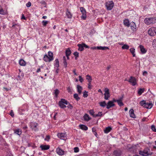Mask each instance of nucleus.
Segmentation results:
<instances>
[{"instance_id": "cd10ccee", "label": "nucleus", "mask_w": 156, "mask_h": 156, "mask_svg": "<svg viewBox=\"0 0 156 156\" xmlns=\"http://www.w3.org/2000/svg\"><path fill=\"white\" fill-rule=\"evenodd\" d=\"M100 105L102 107H105L106 105L105 101H104L99 103Z\"/></svg>"}, {"instance_id": "c03bdc74", "label": "nucleus", "mask_w": 156, "mask_h": 156, "mask_svg": "<svg viewBox=\"0 0 156 156\" xmlns=\"http://www.w3.org/2000/svg\"><path fill=\"white\" fill-rule=\"evenodd\" d=\"M151 129L154 132H156V129L155 128L154 125H152L151 126Z\"/></svg>"}, {"instance_id": "a211bd4d", "label": "nucleus", "mask_w": 156, "mask_h": 156, "mask_svg": "<svg viewBox=\"0 0 156 156\" xmlns=\"http://www.w3.org/2000/svg\"><path fill=\"white\" fill-rule=\"evenodd\" d=\"M139 47L140 48V51L142 53L144 54L146 52L147 50L145 49L143 46L140 45Z\"/></svg>"}, {"instance_id": "f257e3e1", "label": "nucleus", "mask_w": 156, "mask_h": 156, "mask_svg": "<svg viewBox=\"0 0 156 156\" xmlns=\"http://www.w3.org/2000/svg\"><path fill=\"white\" fill-rule=\"evenodd\" d=\"M48 56L47 55H44L43 59L46 62H50L53 59V54L50 51H48Z\"/></svg>"}, {"instance_id": "2f4dec72", "label": "nucleus", "mask_w": 156, "mask_h": 156, "mask_svg": "<svg viewBox=\"0 0 156 156\" xmlns=\"http://www.w3.org/2000/svg\"><path fill=\"white\" fill-rule=\"evenodd\" d=\"M71 54V51L69 48H68L66 50V55L69 56V55H70Z\"/></svg>"}, {"instance_id": "6e6552de", "label": "nucleus", "mask_w": 156, "mask_h": 156, "mask_svg": "<svg viewBox=\"0 0 156 156\" xmlns=\"http://www.w3.org/2000/svg\"><path fill=\"white\" fill-rule=\"evenodd\" d=\"M105 93L104 94L105 99V100H108V98L110 97V93L109 92V89L108 88H105Z\"/></svg>"}, {"instance_id": "7ed1b4c3", "label": "nucleus", "mask_w": 156, "mask_h": 156, "mask_svg": "<svg viewBox=\"0 0 156 156\" xmlns=\"http://www.w3.org/2000/svg\"><path fill=\"white\" fill-rule=\"evenodd\" d=\"M139 154L141 155L144 156H147L151 155L152 153L150 152V150L148 148H146L143 151H139Z\"/></svg>"}, {"instance_id": "49530a36", "label": "nucleus", "mask_w": 156, "mask_h": 156, "mask_svg": "<svg viewBox=\"0 0 156 156\" xmlns=\"http://www.w3.org/2000/svg\"><path fill=\"white\" fill-rule=\"evenodd\" d=\"M89 83L88 84V88L90 89L91 88V80H89L88 81Z\"/></svg>"}, {"instance_id": "7c9ffc66", "label": "nucleus", "mask_w": 156, "mask_h": 156, "mask_svg": "<svg viewBox=\"0 0 156 156\" xmlns=\"http://www.w3.org/2000/svg\"><path fill=\"white\" fill-rule=\"evenodd\" d=\"M55 65L56 67L58 68L59 66V61L58 59H56L55 60Z\"/></svg>"}, {"instance_id": "dca6fc26", "label": "nucleus", "mask_w": 156, "mask_h": 156, "mask_svg": "<svg viewBox=\"0 0 156 156\" xmlns=\"http://www.w3.org/2000/svg\"><path fill=\"white\" fill-rule=\"evenodd\" d=\"M84 120L86 121H88L91 119V118L90 117L89 115L87 114H85L83 117Z\"/></svg>"}, {"instance_id": "5fc2aeb1", "label": "nucleus", "mask_w": 156, "mask_h": 156, "mask_svg": "<svg viewBox=\"0 0 156 156\" xmlns=\"http://www.w3.org/2000/svg\"><path fill=\"white\" fill-rule=\"evenodd\" d=\"M67 107L68 108H70V109H72L73 108V106H72V105L70 104H69L67 106Z\"/></svg>"}, {"instance_id": "ea45409f", "label": "nucleus", "mask_w": 156, "mask_h": 156, "mask_svg": "<svg viewBox=\"0 0 156 156\" xmlns=\"http://www.w3.org/2000/svg\"><path fill=\"white\" fill-rule=\"evenodd\" d=\"M61 101H62V103L66 105H67L68 102L65 99H62L61 100Z\"/></svg>"}, {"instance_id": "423d86ee", "label": "nucleus", "mask_w": 156, "mask_h": 156, "mask_svg": "<svg viewBox=\"0 0 156 156\" xmlns=\"http://www.w3.org/2000/svg\"><path fill=\"white\" fill-rule=\"evenodd\" d=\"M132 85L133 86H135L136 84V79L135 77L132 76L130 77L129 80H128Z\"/></svg>"}, {"instance_id": "a878e982", "label": "nucleus", "mask_w": 156, "mask_h": 156, "mask_svg": "<svg viewBox=\"0 0 156 156\" xmlns=\"http://www.w3.org/2000/svg\"><path fill=\"white\" fill-rule=\"evenodd\" d=\"M78 46L79 47V49L78 50L80 51H83V47L82 45V44H78Z\"/></svg>"}, {"instance_id": "f3484780", "label": "nucleus", "mask_w": 156, "mask_h": 156, "mask_svg": "<svg viewBox=\"0 0 156 156\" xmlns=\"http://www.w3.org/2000/svg\"><path fill=\"white\" fill-rule=\"evenodd\" d=\"M130 116L133 118H135L136 116L134 113V110L133 109H130L129 111Z\"/></svg>"}, {"instance_id": "2eb2a0df", "label": "nucleus", "mask_w": 156, "mask_h": 156, "mask_svg": "<svg viewBox=\"0 0 156 156\" xmlns=\"http://www.w3.org/2000/svg\"><path fill=\"white\" fill-rule=\"evenodd\" d=\"M57 153L60 155H62L64 154V151L58 148L56 150Z\"/></svg>"}, {"instance_id": "5701e85b", "label": "nucleus", "mask_w": 156, "mask_h": 156, "mask_svg": "<svg viewBox=\"0 0 156 156\" xmlns=\"http://www.w3.org/2000/svg\"><path fill=\"white\" fill-rule=\"evenodd\" d=\"M77 91L78 92L79 94H80L82 92V88L81 86H80L79 85H78L77 86Z\"/></svg>"}, {"instance_id": "c9c22d12", "label": "nucleus", "mask_w": 156, "mask_h": 156, "mask_svg": "<svg viewBox=\"0 0 156 156\" xmlns=\"http://www.w3.org/2000/svg\"><path fill=\"white\" fill-rule=\"evenodd\" d=\"M59 93V91L58 89H56L55 90V92H54V93L55 94V95L56 97H57V95Z\"/></svg>"}, {"instance_id": "09e8293b", "label": "nucleus", "mask_w": 156, "mask_h": 156, "mask_svg": "<svg viewBox=\"0 0 156 156\" xmlns=\"http://www.w3.org/2000/svg\"><path fill=\"white\" fill-rule=\"evenodd\" d=\"M63 63L64 64V67L65 68L68 67V66H67V62L66 61H63Z\"/></svg>"}, {"instance_id": "ddd939ff", "label": "nucleus", "mask_w": 156, "mask_h": 156, "mask_svg": "<svg viewBox=\"0 0 156 156\" xmlns=\"http://www.w3.org/2000/svg\"><path fill=\"white\" fill-rule=\"evenodd\" d=\"M40 147L41 148L42 150H47L48 149L50 148V146L48 145H41Z\"/></svg>"}, {"instance_id": "f8f14e48", "label": "nucleus", "mask_w": 156, "mask_h": 156, "mask_svg": "<svg viewBox=\"0 0 156 156\" xmlns=\"http://www.w3.org/2000/svg\"><path fill=\"white\" fill-rule=\"evenodd\" d=\"M131 28L133 31H135L136 30V26L135 23L132 22L131 23Z\"/></svg>"}, {"instance_id": "9d476101", "label": "nucleus", "mask_w": 156, "mask_h": 156, "mask_svg": "<svg viewBox=\"0 0 156 156\" xmlns=\"http://www.w3.org/2000/svg\"><path fill=\"white\" fill-rule=\"evenodd\" d=\"M113 154L115 156H120L122 154V152L119 150H116L113 152Z\"/></svg>"}, {"instance_id": "a19ab883", "label": "nucleus", "mask_w": 156, "mask_h": 156, "mask_svg": "<svg viewBox=\"0 0 156 156\" xmlns=\"http://www.w3.org/2000/svg\"><path fill=\"white\" fill-rule=\"evenodd\" d=\"M88 92L85 91L84 92H83V96L84 98H86L88 96L87 94Z\"/></svg>"}, {"instance_id": "20e7f679", "label": "nucleus", "mask_w": 156, "mask_h": 156, "mask_svg": "<svg viewBox=\"0 0 156 156\" xmlns=\"http://www.w3.org/2000/svg\"><path fill=\"white\" fill-rule=\"evenodd\" d=\"M105 4L107 9L108 10H111L114 5V3L112 1L107 2Z\"/></svg>"}, {"instance_id": "bf43d9fd", "label": "nucleus", "mask_w": 156, "mask_h": 156, "mask_svg": "<svg viewBox=\"0 0 156 156\" xmlns=\"http://www.w3.org/2000/svg\"><path fill=\"white\" fill-rule=\"evenodd\" d=\"M123 96H122V97H120V98H119V99L118 100H119L120 101H122L123 99Z\"/></svg>"}, {"instance_id": "338daca9", "label": "nucleus", "mask_w": 156, "mask_h": 156, "mask_svg": "<svg viewBox=\"0 0 156 156\" xmlns=\"http://www.w3.org/2000/svg\"><path fill=\"white\" fill-rule=\"evenodd\" d=\"M93 116L94 117H98V114H94V115Z\"/></svg>"}, {"instance_id": "58836bf2", "label": "nucleus", "mask_w": 156, "mask_h": 156, "mask_svg": "<svg viewBox=\"0 0 156 156\" xmlns=\"http://www.w3.org/2000/svg\"><path fill=\"white\" fill-rule=\"evenodd\" d=\"M48 22L47 21L43 20L42 22V23L44 26H45L48 23Z\"/></svg>"}, {"instance_id": "bb28decb", "label": "nucleus", "mask_w": 156, "mask_h": 156, "mask_svg": "<svg viewBox=\"0 0 156 156\" xmlns=\"http://www.w3.org/2000/svg\"><path fill=\"white\" fill-rule=\"evenodd\" d=\"M130 51L131 53L132 54L133 57L135 56V54L134 53L135 52V49L133 48H131L130 49Z\"/></svg>"}, {"instance_id": "052dcab7", "label": "nucleus", "mask_w": 156, "mask_h": 156, "mask_svg": "<svg viewBox=\"0 0 156 156\" xmlns=\"http://www.w3.org/2000/svg\"><path fill=\"white\" fill-rule=\"evenodd\" d=\"M98 116H101L102 115V112H98Z\"/></svg>"}, {"instance_id": "4c0bfd02", "label": "nucleus", "mask_w": 156, "mask_h": 156, "mask_svg": "<svg viewBox=\"0 0 156 156\" xmlns=\"http://www.w3.org/2000/svg\"><path fill=\"white\" fill-rule=\"evenodd\" d=\"M15 133L18 135H20L21 134V131H20V129H18L16 130L15 131Z\"/></svg>"}, {"instance_id": "69168bd1", "label": "nucleus", "mask_w": 156, "mask_h": 156, "mask_svg": "<svg viewBox=\"0 0 156 156\" xmlns=\"http://www.w3.org/2000/svg\"><path fill=\"white\" fill-rule=\"evenodd\" d=\"M92 131L93 132H95L96 131V130H95V128H93L92 129Z\"/></svg>"}, {"instance_id": "aec40b11", "label": "nucleus", "mask_w": 156, "mask_h": 156, "mask_svg": "<svg viewBox=\"0 0 156 156\" xmlns=\"http://www.w3.org/2000/svg\"><path fill=\"white\" fill-rule=\"evenodd\" d=\"M123 23L125 26L128 27H129L130 25L129 20L128 19L124 20L123 21Z\"/></svg>"}, {"instance_id": "a18cd8bd", "label": "nucleus", "mask_w": 156, "mask_h": 156, "mask_svg": "<svg viewBox=\"0 0 156 156\" xmlns=\"http://www.w3.org/2000/svg\"><path fill=\"white\" fill-rule=\"evenodd\" d=\"M74 152L76 153L78 152L79 151V149L77 147H76L74 148Z\"/></svg>"}, {"instance_id": "de8ad7c7", "label": "nucleus", "mask_w": 156, "mask_h": 156, "mask_svg": "<svg viewBox=\"0 0 156 156\" xmlns=\"http://www.w3.org/2000/svg\"><path fill=\"white\" fill-rule=\"evenodd\" d=\"M94 112L93 110H90L89 111V113L90 114L93 116L94 114Z\"/></svg>"}, {"instance_id": "6ab92c4d", "label": "nucleus", "mask_w": 156, "mask_h": 156, "mask_svg": "<svg viewBox=\"0 0 156 156\" xmlns=\"http://www.w3.org/2000/svg\"><path fill=\"white\" fill-rule=\"evenodd\" d=\"M95 49H100L102 50H105L106 49H109V48L108 47H102V46H98L97 47H95Z\"/></svg>"}, {"instance_id": "6e6d98bb", "label": "nucleus", "mask_w": 156, "mask_h": 156, "mask_svg": "<svg viewBox=\"0 0 156 156\" xmlns=\"http://www.w3.org/2000/svg\"><path fill=\"white\" fill-rule=\"evenodd\" d=\"M82 44L83 47V48L85 47L86 48H88L89 47L87 45H86L84 43H82Z\"/></svg>"}, {"instance_id": "4468645a", "label": "nucleus", "mask_w": 156, "mask_h": 156, "mask_svg": "<svg viewBox=\"0 0 156 156\" xmlns=\"http://www.w3.org/2000/svg\"><path fill=\"white\" fill-rule=\"evenodd\" d=\"M58 136L61 139L64 140L66 137V134L64 133H58L57 134Z\"/></svg>"}, {"instance_id": "9b49d317", "label": "nucleus", "mask_w": 156, "mask_h": 156, "mask_svg": "<svg viewBox=\"0 0 156 156\" xmlns=\"http://www.w3.org/2000/svg\"><path fill=\"white\" fill-rule=\"evenodd\" d=\"M153 105L151 102L146 103V104L144 105V107L150 109L152 107Z\"/></svg>"}, {"instance_id": "f03ea898", "label": "nucleus", "mask_w": 156, "mask_h": 156, "mask_svg": "<svg viewBox=\"0 0 156 156\" xmlns=\"http://www.w3.org/2000/svg\"><path fill=\"white\" fill-rule=\"evenodd\" d=\"M144 23L148 25L153 24L156 22V19L155 18H146L144 20Z\"/></svg>"}, {"instance_id": "79ce46f5", "label": "nucleus", "mask_w": 156, "mask_h": 156, "mask_svg": "<svg viewBox=\"0 0 156 156\" xmlns=\"http://www.w3.org/2000/svg\"><path fill=\"white\" fill-rule=\"evenodd\" d=\"M146 103L145 101L143 100L140 102V104L141 106L144 107V105L146 104Z\"/></svg>"}, {"instance_id": "603ef678", "label": "nucleus", "mask_w": 156, "mask_h": 156, "mask_svg": "<svg viewBox=\"0 0 156 156\" xmlns=\"http://www.w3.org/2000/svg\"><path fill=\"white\" fill-rule=\"evenodd\" d=\"M26 5L27 7H29L31 5V3L30 2H28L26 4Z\"/></svg>"}, {"instance_id": "b1692460", "label": "nucleus", "mask_w": 156, "mask_h": 156, "mask_svg": "<svg viewBox=\"0 0 156 156\" xmlns=\"http://www.w3.org/2000/svg\"><path fill=\"white\" fill-rule=\"evenodd\" d=\"M79 127L81 129L83 130H86L88 129V127L84 125H80Z\"/></svg>"}, {"instance_id": "e2e57ef3", "label": "nucleus", "mask_w": 156, "mask_h": 156, "mask_svg": "<svg viewBox=\"0 0 156 156\" xmlns=\"http://www.w3.org/2000/svg\"><path fill=\"white\" fill-rule=\"evenodd\" d=\"M21 19H24V20H26V18L24 16V15L23 14L22 15V17H21Z\"/></svg>"}, {"instance_id": "0eeeda50", "label": "nucleus", "mask_w": 156, "mask_h": 156, "mask_svg": "<svg viewBox=\"0 0 156 156\" xmlns=\"http://www.w3.org/2000/svg\"><path fill=\"white\" fill-rule=\"evenodd\" d=\"M80 10L82 14V15L81 16V18L83 20H85L86 18V10L83 7L80 8Z\"/></svg>"}, {"instance_id": "e433bc0d", "label": "nucleus", "mask_w": 156, "mask_h": 156, "mask_svg": "<svg viewBox=\"0 0 156 156\" xmlns=\"http://www.w3.org/2000/svg\"><path fill=\"white\" fill-rule=\"evenodd\" d=\"M153 46L154 49H156V39H154L153 42Z\"/></svg>"}, {"instance_id": "4d7b16f0", "label": "nucleus", "mask_w": 156, "mask_h": 156, "mask_svg": "<svg viewBox=\"0 0 156 156\" xmlns=\"http://www.w3.org/2000/svg\"><path fill=\"white\" fill-rule=\"evenodd\" d=\"M67 90L68 92L70 93L71 92V87H68L67 88Z\"/></svg>"}, {"instance_id": "393cba45", "label": "nucleus", "mask_w": 156, "mask_h": 156, "mask_svg": "<svg viewBox=\"0 0 156 156\" xmlns=\"http://www.w3.org/2000/svg\"><path fill=\"white\" fill-rule=\"evenodd\" d=\"M66 15L68 18L71 19L72 18V15L68 9L66 12Z\"/></svg>"}, {"instance_id": "0e129e2a", "label": "nucleus", "mask_w": 156, "mask_h": 156, "mask_svg": "<svg viewBox=\"0 0 156 156\" xmlns=\"http://www.w3.org/2000/svg\"><path fill=\"white\" fill-rule=\"evenodd\" d=\"M147 73L146 71H144L143 73V75H146V74H147Z\"/></svg>"}, {"instance_id": "473e14b6", "label": "nucleus", "mask_w": 156, "mask_h": 156, "mask_svg": "<svg viewBox=\"0 0 156 156\" xmlns=\"http://www.w3.org/2000/svg\"><path fill=\"white\" fill-rule=\"evenodd\" d=\"M122 48L123 49H128L129 48V46L126 44H125L123 46H122Z\"/></svg>"}, {"instance_id": "3c124183", "label": "nucleus", "mask_w": 156, "mask_h": 156, "mask_svg": "<svg viewBox=\"0 0 156 156\" xmlns=\"http://www.w3.org/2000/svg\"><path fill=\"white\" fill-rule=\"evenodd\" d=\"M38 126V124L37 123H35L34 124V128H33L32 129H34V131H36L37 130V129H34V128H36L37 126Z\"/></svg>"}, {"instance_id": "4be33fe9", "label": "nucleus", "mask_w": 156, "mask_h": 156, "mask_svg": "<svg viewBox=\"0 0 156 156\" xmlns=\"http://www.w3.org/2000/svg\"><path fill=\"white\" fill-rule=\"evenodd\" d=\"M112 129V128L110 126H108L105 128L104 130V132L105 133H108L110 132Z\"/></svg>"}, {"instance_id": "680f3d73", "label": "nucleus", "mask_w": 156, "mask_h": 156, "mask_svg": "<svg viewBox=\"0 0 156 156\" xmlns=\"http://www.w3.org/2000/svg\"><path fill=\"white\" fill-rule=\"evenodd\" d=\"M123 130L124 131H127V129L126 127H124L123 128Z\"/></svg>"}, {"instance_id": "c756f323", "label": "nucleus", "mask_w": 156, "mask_h": 156, "mask_svg": "<svg viewBox=\"0 0 156 156\" xmlns=\"http://www.w3.org/2000/svg\"><path fill=\"white\" fill-rule=\"evenodd\" d=\"M59 105L61 107V108H64L65 107H66V105H65L64 104H63L62 101H59Z\"/></svg>"}, {"instance_id": "37998d69", "label": "nucleus", "mask_w": 156, "mask_h": 156, "mask_svg": "<svg viewBox=\"0 0 156 156\" xmlns=\"http://www.w3.org/2000/svg\"><path fill=\"white\" fill-rule=\"evenodd\" d=\"M86 77H87V80H88V81L89 80H91V81L92 79L91 78V77L90 76L88 75H87L86 76Z\"/></svg>"}, {"instance_id": "c85d7f7f", "label": "nucleus", "mask_w": 156, "mask_h": 156, "mask_svg": "<svg viewBox=\"0 0 156 156\" xmlns=\"http://www.w3.org/2000/svg\"><path fill=\"white\" fill-rule=\"evenodd\" d=\"M145 89L144 88H140L139 89L138 93V94L140 95L144 91Z\"/></svg>"}, {"instance_id": "8fccbe9b", "label": "nucleus", "mask_w": 156, "mask_h": 156, "mask_svg": "<svg viewBox=\"0 0 156 156\" xmlns=\"http://www.w3.org/2000/svg\"><path fill=\"white\" fill-rule=\"evenodd\" d=\"M50 136L49 135H47L46 137L45 138L44 140H47L48 141L50 139Z\"/></svg>"}, {"instance_id": "39448f33", "label": "nucleus", "mask_w": 156, "mask_h": 156, "mask_svg": "<svg viewBox=\"0 0 156 156\" xmlns=\"http://www.w3.org/2000/svg\"><path fill=\"white\" fill-rule=\"evenodd\" d=\"M148 34L151 36H154L156 34V28L152 27L148 31Z\"/></svg>"}, {"instance_id": "412c9836", "label": "nucleus", "mask_w": 156, "mask_h": 156, "mask_svg": "<svg viewBox=\"0 0 156 156\" xmlns=\"http://www.w3.org/2000/svg\"><path fill=\"white\" fill-rule=\"evenodd\" d=\"M19 63L20 66H24L26 64V62L23 59H20L19 61Z\"/></svg>"}, {"instance_id": "72a5a7b5", "label": "nucleus", "mask_w": 156, "mask_h": 156, "mask_svg": "<svg viewBox=\"0 0 156 156\" xmlns=\"http://www.w3.org/2000/svg\"><path fill=\"white\" fill-rule=\"evenodd\" d=\"M74 98L77 100L78 101L80 99V98L78 97V94H75L73 95Z\"/></svg>"}, {"instance_id": "1a4fd4ad", "label": "nucleus", "mask_w": 156, "mask_h": 156, "mask_svg": "<svg viewBox=\"0 0 156 156\" xmlns=\"http://www.w3.org/2000/svg\"><path fill=\"white\" fill-rule=\"evenodd\" d=\"M107 108L109 109L111 107L115 106V104L113 103V102L112 101H109L107 105Z\"/></svg>"}, {"instance_id": "864d4df0", "label": "nucleus", "mask_w": 156, "mask_h": 156, "mask_svg": "<svg viewBox=\"0 0 156 156\" xmlns=\"http://www.w3.org/2000/svg\"><path fill=\"white\" fill-rule=\"evenodd\" d=\"M75 57L79 56V53L77 52H75L73 53Z\"/></svg>"}, {"instance_id": "13d9d810", "label": "nucleus", "mask_w": 156, "mask_h": 156, "mask_svg": "<svg viewBox=\"0 0 156 156\" xmlns=\"http://www.w3.org/2000/svg\"><path fill=\"white\" fill-rule=\"evenodd\" d=\"M10 114L12 117H13V116H14V114L13 113L12 110H11V112L10 113Z\"/></svg>"}, {"instance_id": "f704fd0d", "label": "nucleus", "mask_w": 156, "mask_h": 156, "mask_svg": "<svg viewBox=\"0 0 156 156\" xmlns=\"http://www.w3.org/2000/svg\"><path fill=\"white\" fill-rule=\"evenodd\" d=\"M117 102L118 105L120 106H123L124 105L123 103L122 102V101H120L119 100H117Z\"/></svg>"}, {"instance_id": "774afa93", "label": "nucleus", "mask_w": 156, "mask_h": 156, "mask_svg": "<svg viewBox=\"0 0 156 156\" xmlns=\"http://www.w3.org/2000/svg\"><path fill=\"white\" fill-rule=\"evenodd\" d=\"M83 80L82 78H81L80 79H79V81L81 82H82Z\"/></svg>"}]
</instances>
